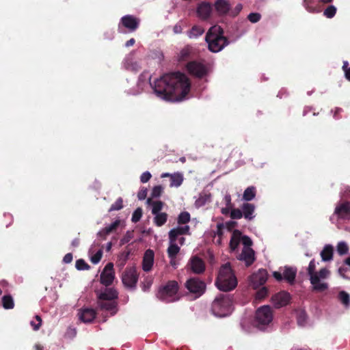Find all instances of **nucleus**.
<instances>
[{"label":"nucleus","mask_w":350,"mask_h":350,"mask_svg":"<svg viewBox=\"0 0 350 350\" xmlns=\"http://www.w3.org/2000/svg\"><path fill=\"white\" fill-rule=\"evenodd\" d=\"M139 80L142 82L148 81L158 97L169 102L175 101V72L164 74L152 84L150 73L144 71L139 75Z\"/></svg>","instance_id":"f257e3e1"},{"label":"nucleus","mask_w":350,"mask_h":350,"mask_svg":"<svg viewBox=\"0 0 350 350\" xmlns=\"http://www.w3.org/2000/svg\"><path fill=\"white\" fill-rule=\"evenodd\" d=\"M215 285L221 291L228 292L237 286V280L229 263L222 265L219 271Z\"/></svg>","instance_id":"f03ea898"},{"label":"nucleus","mask_w":350,"mask_h":350,"mask_svg":"<svg viewBox=\"0 0 350 350\" xmlns=\"http://www.w3.org/2000/svg\"><path fill=\"white\" fill-rule=\"evenodd\" d=\"M233 310V296L229 294L220 293L211 304L213 314L219 317H226Z\"/></svg>","instance_id":"7ed1b4c3"},{"label":"nucleus","mask_w":350,"mask_h":350,"mask_svg":"<svg viewBox=\"0 0 350 350\" xmlns=\"http://www.w3.org/2000/svg\"><path fill=\"white\" fill-rule=\"evenodd\" d=\"M273 321V311L269 306L258 308L252 321L253 325L260 330H265Z\"/></svg>","instance_id":"20e7f679"},{"label":"nucleus","mask_w":350,"mask_h":350,"mask_svg":"<svg viewBox=\"0 0 350 350\" xmlns=\"http://www.w3.org/2000/svg\"><path fill=\"white\" fill-rule=\"evenodd\" d=\"M191 83L184 73L176 71V102L184 100L191 90Z\"/></svg>","instance_id":"39448f33"},{"label":"nucleus","mask_w":350,"mask_h":350,"mask_svg":"<svg viewBox=\"0 0 350 350\" xmlns=\"http://www.w3.org/2000/svg\"><path fill=\"white\" fill-rule=\"evenodd\" d=\"M206 41L211 51L216 53L220 51L228 44V40L221 35H217L208 31L206 35Z\"/></svg>","instance_id":"423d86ee"},{"label":"nucleus","mask_w":350,"mask_h":350,"mask_svg":"<svg viewBox=\"0 0 350 350\" xmlns=\"http://www.w3.org/2000/svg\"><path fill=\"white\" fill-rule=\"evenodd\" d=\"M185 286L189 293L193 295L195 299L202 295L206 287L205 282L196 277L189 279Z\"/></svg>","instance_id":"0eeeda50"},{"label":"nucleus","mask_w":350,"mask_h":350,"mask_svg":"<svg viewBox=\"0 0 350 350\" xmlns=\"http://www.w3.org/2000/svg\"><path fill=\"white\" fill-rule=\"evenodd\" d=\"M329 271L327 268H322L317 272L316 275L319 282L316 284H311V290L314 293H323L329 288L327 282L323 281L327 278L329 275Z\"/></svg>","instance_id":"6e6552de"},{"label":"nucleus","mask_w":350,"mask_h":350,"mask_svg":"<svg viewBox=\"0 0 350 350\" xmlns=\"http://www.w3.org/2000/svg\"><path fill=\"white\" fill-rule=\"evenodd\" d=\"M157 296L165 302H173L175 300V280L169 281L165 285L161 286Z\"/></svg>","instance_id":"1a4fd4ad"},{"label":"nucleus","mask_w":350,"mask_h":350,"mask_svg":"<svg viewBox=\"0 0 350 350\" xmlns=\"http://www.w3.org/2000/svg\"><path fill=\"white\" fill-rule=\"evenodd\" d=\"M139 18L133 15L127 14L120 18L118 24V31L119 32H122L121 28L124 27L129 32H134L139 28Z\"/></svg>","instance_id":"9d476101"},{"label":"nucleus","mask_w":350,"mask_h":350,"mask_svg":"<svg viewBox=\"0 0 350 350\" xmlns=\"http://www.w3.org/2000/svg\"><path fill=\"white\" fill-rule=\"evenodd\" d=\"M139 275L134 267H126L122 275V281L126 287L135 288L138 281Z\"/></svg>","instance_id":"9b49d317"},{"label":"nucleus","mask_w":350,"mask_h":350,"mask_svg":"<svg viewBox=\"0 0 350 350\" xmlns=\"http://www.w3.org/2000/svg\"><path fill=\"white\" fill-rule=\"evenodd\" d=\"M185 68L189 74L199 79L204 77L207 73L205 65L196 60L188 62Z\"/></svg>","instance_id":"f8f14e48"},{"label":"nucleus","mask_w":350,"mask_h":350,"mask_svg":"<svg viewBox=\"0 0 350 350\" xmlns=\"http://www.w3.org/2000/svg\"><path fill=\"white\" fill-rule=\"evenodd\" d=\"M115 278V272L113 270V264L112 262L107 263L100 273V283L105 286L112 284Z\"/></svg>","instance_id":"ddd939ff"},{"label":"nucleus","mask_w":350,"mask_h":350,"mask_svg":"<svg viewBox=\"0 0 350 350\" xmlns=\"http://www.w3.org/2000/svg\"><path fill=\"white\" fill-rule=\"evenodd\" d=\"M267 271L264 269H260L256 273H253L250 277L252 287L257 288L263 285L267 282Z\"/></svg>","instance_id":"4468645a"},{"label":"nucleus","mask_w":350,"mask_h":350,"mask_svg":"<svg viewBox=\"0 0 350 350\" xmlns=\"http://www.w3.org/2000/svg\"><path fill=\"white\" fill-rule=\"evenodd\" d=\"M291 295L286 291H280L271 297V301L276 308L285 306L290 302Z\"/></svg>","instance_id":"2eb2a0df"},{"label":"nucleus","mask_w":350,"mask_h":350,"mask_svg":"<svg viewBox=\"0 0 350 350\" xmlns=\"http://www.w3.org/2000/svg\"><path fill=\"white\" fill-rule=\"evenodd\" d=\"M334 214H336L340 219L349 220L350 202L345 201L339 203L335 208Z\"/></svg>","instance_id":"dca6fc26"},{"label":"nucleus","mask_w":350,"mask_h":350,"mask_svg":"<svg viewBox=\"0 0 350 350\" xmlns=\"http://www.w3.org/2000/svg\"><path fill=\"white\" fill-rule=\"evenodd\" d=\"M154 259V251L151 249L146 250L142 259V269L144 271L148 272L152 269Z\"/></svg>","instance_id":"f3484780"},{"label":"nucleus","mask_w":350,"mask_h":350,"mask_svg":"<svg viewBox=\"0 0 350 350\" xmlns=\"http://www.w3.org/2000/svg\"><path fill=\"white\" fill-rule=\"evenodd\" d=\"M214 8L217 14L220 16L229 14L231 8V4L228 0H216L214 3Z\"/></svg>","instance_id":"a211bd4d"},{"label":"nucleus","mask_w":350,"mask_h":350,"mask_svg":"<svg viewBox=\"0 0 350 350\" xmlns=\"http://www.w3.org/2000/svg\"><path fill=\"white\" fill-rule=\"evenodd\" d=\"M170 245L167 249L168 256L170 258V264L175 265V228L170 230L169 232Z\"/></svg>","instance_id":"6ab92c4d"},{"label":"nucleus","mask_w":350,"mask_h":350,"mask_svg":"<svg viewBox=\"0 0 350 350\" xmlns=\"http://www.w3.org/2000/svg\"><path fill=\"white\" fill-rule=\"evenodd\" d=\"M255 209L254 204L248 202L243 203L241 206L243 217L247 221H252L255 217Z\"/></svg>","instance_id":"aec40b11"},{"label":"nucleus","mask_w":350,"mask_h":350,"mask_svg":"<svg viewBox=\"0 0 350 350\" xmlns=\"http://www.w3.org/2000/svg\"><path fill=\"white\" fill-rule=\"evenodd\" d=\"M98 306L101 310H105L111 312V315H114L117 312V302L115 300H99Z\"/></svg>","instance_id":"412c9836"},{"label":"nucleus","mask_w":350,"mask_h":350,"mask_svg":"<svg viewBox=\"0 0 350 350\" xmlns=\"http://www.w3.org/2000/svg\"><path fill=\"white\" fill-rule=\"evenodd\" d=\"M211 11V4L206 2L201 3L197 8V14L202 19H207L210 16Z\"/></svg>","instance_id":"4be33fe9"},{"label":"nucleus","mask_w":350,"mask_h":350,"mask_svg":"<svg viewBox=\"0 0 350 350\" xmlns=\"http://www.w3.org/2000/svg\"><path fill=\"white\" fill-rule=\"evenodd\" d=\"M240 256V259L245 261L247 266L251 265L255 260L254 251L250 247H244Z\"/></svg>","instance_id":"5701e85b"},{"label":"nucleus","mask_w":350,"mask_h":350,"mask_svg":"<svg viewBox=\"0 0 350 350\" xmlns=\"http://www.w3.org/2000/svg\"><path fill=\"white\" fill-rule=\"evenodd\" d=\"M96 312L92 308H84L80 312V319L84 323H91L96 318Z\"/></svg>","instance_id":"b1692460"},{"label":"nucleus","mask_w":350,"mask_h":350,"mask_svg":"<svg viewBox=\"0 0 350 350\" xmlns=\"http://www.w3.org/2000/svg\"><path fill=\"white\" fill-rule=\"evenodd\" d=\"M193 57V48L189 45L185 46L179 53L178 60L186 62Z\"/></svg>","instance_id":"393cba45"},{"label":"nucleus","mask_w":350,"mask_h":350,"mask_svg":"<svg viewBox=\"0 0 350 350\" xmlns=\"http://www.w3.org/2000/svg\"><path fill=\"white\" fill-rule=\"evenodd\" d=\"M191 268L194 273H201L205 269V265L200 258L195 256L191 260Z\"/></svg>","instance_id":"a878e982"},{"label":"nucleus","mask_w":350,"mask_h":350,"mask_svg":"<svg viewBox=\"0 0 350 350\" xmlns=\"http://www.w3.org/2000/svg\"><path fill=\"white\" fill-rule=\"evenodd\" d=\"M316 262L314 259L310 260L309 265L307 269L308 274L310 277L309 280L311 284H316L319 280L316 275L317 271H316Z\"/></svg>","instance_id":"bb28decb"},{"label":"nucleus","mask_w":350,"mask_h":350,"mask_svg":"<svg viewBox=\"0 0 350 350\" xmlns=\"http://www.w3.org/2000/svg\"><path fill=\"white\" fill-rule=\"evenodd\" d=\"M118 292L112 288H107L98 295L99 300H115L118 298Z\"/></svg>","instance_id":"cd10ccee"},{"label":"nucleus","mask_w":350,"mask_h":350,"mask_svg":"<svg viewBox=\"0 0 350 350\" xmlns=\"http://www.w3.org/2000/svg\"><path fill=\"white\" fill-rule=\"evenodd\" d=\"M190 228L189 226H176V241L180 245H183L185 242L184 237H178L179 235L189 234Z\"/></svg>","instance_id":"c85d7f7f"},{"label":"nucleus","mask_w":350,"mask_h":350,"mask_svg":"<svg viewBox=\"0 0 350 350\" xmlns=\"http://www.w3.org/2000/svg\"><path fill=\"white\" fill-rule=\"evenodd\" d=\"M334 248L331 245H326L321 252V257L323 261H330L333 258Z\"/></svg>","instance_id":"c756f323"},{"label":"nucleus","mask_w":350,"mask_h":350,"mask_svg":"<svg viewBox=\"0 0 350 350\" xmlns=\"http://www.w3.org/2000/svg\"><path fill=\"white\" fill-rule=\"evenodd\" d=\"M297 270L293 267H285L283 272V278L288 283L293 284L295 281Z\"/></svg>","instance_id":"7c9ffc66"},{"label":"nucleus","mask_w":350,"mask_h":350,"mask_svg":"<svg viewBox=\"0 0 350 350\" xmlns=\"http://www.w3.org/2000/svg\"><path fill=\"white\" fill-rule=\"evenodd\" d=\"M241 237V232L239 230L233 231L230 241V247L232 251L235 250L239 245Z\"/></svg>","instance_id":"2f4dec72"},{"label":"nucleus","mask_w":350,"mask_h":350,"mask_svg":"<svg viewBox=\"0 0 350 350\" xmlns=\"http://www.w3.org/2000/svg\"><path fill=\"white\" fill-rule=\"evenodd\" d=\"M191 215L189 212H181L177 218L178 226H188L187 224L190 221Z\"/></svg>","instance_id":"473e14b6"},{"label":"nucleus","mask_w":350,"mask_h":350,"mask_svg":"<svg viewBox=\"0 0 350 350\" xmlns=\"http://www.w3.org/2000/svg\"><path fill=\"white\" fill-rule=\"evenodd\" d=\"M256 188L254 186L248 187L243 192V200L247 202L251 201L256 197Z\"/></svg>","instance_id":"72a5a7b5"},{"label":"nucleus","mask_w":350,"mask_h":350,"mask_svg":"<svg viewBox=\"0 0 350 350\" xmlns=\"http://www.w3.org/2000/svg\"><path fill=\"white\" fill-rule=\"evenodd\" d=\"M204 32V29L199 26L194 25L189 31H187V35L190 38H196L202 35Z\"/></svg>","instance_id":"f704fd0d"},{"label":"nucleus","mask_w":350,"mask_h":350,"mask_svg":"<svg viewBox=\"0 0 350 350\" xmlns=\"http://www.w3.org/2000/svg\"><path fill=\"white\" fill-rule=\"evenodd\" d=\"M2 306L5 309H12L14 307V302L10 295H4L2 297Z\"/></svg>","instance_id":"c9c22d12"},{"label":"nucleus","mask_w":350,"mask_h":350,"mask_svg":"<svg viewBox=\"0 0 350 350\" xmlns=\"http://www.w3.org/2000/svg\"><path fill=\"white\" fill-rule=\"evenodd\" d=\"M338 299L345 306V308H349L350 306V295L345 291H340L338 293Z\"/></svg>","instance_id":"e433bc0d"},{"label":"nucleus","mask_w":350,"mask_h":350,"mask_svg":"<svg viewBox=\"0 0 350 350\" xmlns=\"http://www.w3.org/2000/svg\"><path fill=\"white\" fill-rule=\"evenodd\" d=\"M124 67L126 70L133 72H137L140 68V66L137 62H133L129 59L125 61Z\"/></svg>","instance_id":"4c0bfd02"},{"label":"nucleus","mask_w":350,"mask_h":350,"mask_svg":"<svg viewBox=\"0 0 350 350\" xmlns=\"http://www.w3.org/2000/svg\"><path fill=\"white\" fill-rule=\"evenodd\" d=\"M147 202L149 204H152V213L153 215L159 213V211H161L163 208V203L161 201L152 202L150 198H148L147 200Z\"/></svg>","instance_id":"58836bf2"},{"label":"nucleus","mask_w":350,"mask_h":350,"mask_svg":"<svg viewBox=\"0 0 350 350\" xmlns=\"http://www.w3.org/2000/svg\"><path fill=\"white\" fill-rule=\"evenodd\" d=\"M211 200V194L202 193L200 197L196 200V204L198 206H204L207 202Z\"/></svg>","instance_id":"ea45409f"},{"label":"nucleus","mask_w":350,"mask_h":350,"mask_svg":"<svg viewBox=\"0 0 350 350\" xmlns=\"http://www.w3.org/2000/svg\"><path fill=\"white\" fill-rule=\"evenodd\" d=\"M167 221V214L162 213L156 214L154 217V223L158 226H163Z\"/></svg>","instance_id":"a19ab883"},{"label":"nucleus","mask_w":350,"mask_h":350,"mask_svg":"<svg viewBox=\"0 0 350 350\" xmlns=\"http://www.w3.org/2000/svg\"><path fill=\"white\" fill-rule=\"evenodd\" d=\"M131 254V250L129 248V246H126L125 250L121 253L120 256V260H122L121 265L124 266L129 259L130 255Z\"/></svg>","instance_id":"79ce46f5"},{"label":"nucleus","mask_w":350,"mask_h":350,"mask_svg":"<svg viewBox=\"0 0 350 350\" xmlns=\"http://www.w3.org/2000/svg\"><path fill=\"white\" fill-rule=\"evenodd\" d=\"M133 237H134V231L133 230H128L126 232V234L123 236V237L120 239V245H123L128 243Z\"/></svg>","instance_id":"37998d69"},{"label":"nucleus","mask_w":350,"mask_h":350,"mask_svg":"<svg viewBox=\"0 0 350 350\" xmlns=\"http://www.w3.org/2000/svg\"><path fill=\"white\" fill-rule=\"evenodd\" d=\"M123 200L122 198H118L116 202L111 204V207L109 209V212L114 211H119L123 208Z\"/></svg>","instance_id":"c03bdc74"},{"label":"nucleus","mask_w":350,"mask_h":350,"mask_svg":"<svg viewBox=\"0 0 350 350\" xmlns=\"http://www.w3.org/2000/svg\"><path fill=\"white\" fill-rule=\"evenodd\" d=\"M230 217L232 219H240L243 217L241 208H233L230 211Z\"/></svg>","instance_id":"a18cd8bd"},{"label":"nucleus","mask_w":350,"mask_h":350,"mask_svg":"<svg viewBox=\"0 0 350 350\" xmlns=\"http://www.w3.org/2000/svg\"><path fill=\"white\" fill-rule=\"evenodd\" d=\"M269 291L267 287H262L256 293V299L260 301L268 295Z\"/></svg>","instance_id":"49530a36"},{"label":"nucleus","mask_w":350,"mask_h":350,"mask_svg":"<svg viewBox=\"0 0 350 350\" xmlns=\"http://www.w3.org/2000/svg\"><path fill=\"white\" fill-rule=\"evenodd\" d=\"M142 213H143V211H142V208L139 207V208H136L132 215L131 221L133 223L138 222L142 217Z\"/></svg>","instance_id":"de8ad7c7"},{"label":"nucleus","mask_w":350,"mask_h":350,"mask_svg":"<svg viewBox=\"0 0 350 350\" xmlns=\"http://www.w3.org/2000/svg\"><path fill=\"white\" fill-rule=\"evenodd\" d=\"M349 247L345 242H340L337 245V252L340 255H345L347 254Z\"/></svg>","instance_id":"09e8293b"},{"label":"nucleus","mask_w":350,"mask_h":350,"mask_svg":"<svg viewBox=\"0 0 350 350\" xmlns=\"http://www.w3.org/2000/svg\"><path fill=\"white\" fill-rule=\"evenodd\" d=\"M120 221L117 219L113 223H111L110 225L105 227V233H111L112 232L115 231L118 227L120 226Z\"/></svg>","instance_id":"8fccbe9b"},{"label":"nucleus","mask_w":350,"mask_h":350,"mask_svg":"<svg viewBox=\"0 0 350 350\" xmlns=\"http://www.w3.org/2000/svg\"><path fill=\"white\" fill-rule=\"evenodd\" d=\"M336 13V8L334 5H329L325 10H324V15L328 18H333Z\"/></svg>","instance_id":"3c124183"},{"label":"nucleus","mask_w":350,"mask_h":350,"mask_svg":"<svg viewBox=\"0 0 350 350\" xmlns=\"http://www.w3.org/2000/svg\"><path fill=\"white\" fill-rule=\"evenodd\" d=\"M75 267L78 270H88L90 266L83 259H79L76 261Z\"/></svg>","instance_id":"603ef678"},{"label":"nucleus","mask_w":350,"mask_h":350,"mask_svg":"<svg viewBox=\"0 0 350 350\" xmlns=\"http://www.w3.org/2000/svg\"><path fill=\"white\" fill-rule=\"evenodd\" d=\"M35 320H36V321H31L30 324H31V327H33V329L35 331H37L40 328V327L42 325L41 317L39 315H36Z\"/></svg>","instance_id":"864d4df0"},{"label":"nucleus","mask_w":350,"mask_h":350,"mask_svg":"<svg viewBox=\"0 0 350 350\" xmlns=\"http://www.w3.org/2000/svg\"><path fill=\"white\" fill-rule=\"evenodd\" d=\"M102 256H103V251H102V250H99L98 251H97V252L95 254H94L91 257L90 260L93 264H95V265L98 264L100 261Z\"/></svg>","instance_id":"5fc2aeb1"},{"label":"nucleus","mask_w":350,"mask_h":350,"mask_svg":"<svg viewBox=\"0 0 350 350\" xmlns=\"http://www.w3.org/2000/svg\"><path fill=\"white\" fill-rule=\"evenodd\" d=\"M243 9L241 3H238L233 9L230 8L229 15L232 17L237 16Z\"/></svg>","instance_id":"6e6d98bb"},{"label":"nucleus","mask_w":350,"mask_h":350,"mask_svg":"<svg viewBox=\"0 0 350 350\" xmlns=\"http://www.w3.org/2000/svg\"><path fill=\"white\" fill-rule=\"evenodd\" d=\"M261 18V15L259 14V13H257V12H252V13H250L248 16H247V19L252 23H256L257 22H258Z\"/></svg>","instance_id":"4d7b16f0"},{"label":"nucleus","mask_w":350,"mask_h":350,"mask_svg":"<svg viewBox=\"0 0 350 350\" xmlns=\"http://www.w3.org/2000/svg\"><path fill=\"white\" fill-rule=\"evenodd\" d=\"M163 188L161 185H157L153 187L151 193L152 198H158L161 196Z\"/></svg>","instance_id":"13d9d810"},{"label":"nucleus","mask_w":350,"mask_h":350,"mask_svg":"<svg viewBox=\"0 0 350 350\" xmlns=\"http://www.w3.org/2000/svg\"><path fill=\"white\" fill-rule=\"evenodd\" d=\"M241 239L245 247H250L252 245V241L248 236L244 235Z\"/></svg>","instance_id":"bf43d9fd"},{"label":"nucleus","mask_w":350,"mask_h":350,"mask_svg":"<svg viewBox=\"0 0 350 350\" xmlns=\"http://www.w3.org/2000/svg\"><path fill=\"white\" fill-rule=\"evenodd\" d=\"M147 193H148V190L146 188H144V187L142 188L137 193L138 199L140 200H144L147 196Z\"/></svg>","instance_id":"052dcab7"},{"label":"nucleus","mask_w":350,"mask_h":350,"mask_svg":"<svg viewBox=\"0 0 350 350\" xmlns=\"http://www.w3.org/2000/svg\"><path fill=\"white\" fill-rule=\"evenodd\" d=\"M152 177L151 174L149 172H144L140 176V180L142 183H147Z\"/></svg>","instance_id":"680f3d73"},{"label":"nucleus","mask_w":350,"mask_h":350,"mask_svg":"<svg viewBox=\"0 0 350 350\" xmlns=\"http://www.w3.org/2000/svg\"><path fill=\"white\" fill-rule=\"evenodd\" d=\"M237 226V222L234 221H229L226 222V228L230 231Z\"/></svg>","instance_id":"e2e57ef3"},{"label":"nucleus","mask_w":350,"mask_h":350,"mask_svg":"<svg viewBox=\"0 0 350 350\" xmlns=\"http://www.w3.org/2000/svg\"><path fill=\"white\" fill-rule=\"evenodd\" d=\"M305 321H306V314H305V313L302 312V313L299 314V315L297 318V323L300 325H304Z\"/></svg>","instance_id":"0e129e2a"},{"label":"nucleus","mask_w":350,"mask_h":350,"mask_svg":"<svg viewBox=\"0 0 350 350\" xmlns=\"http://www.w3.org/2000/svg\"><path fill=\"white\" fill-rule=\"evenodd\" d=\"M152 283V280L151 279H147L146 282L143 284V291H148L150 287L151 286Z\"/></svg>","instance_id":"69168bd1"},{"label":"nucleus","mask_w":350,"mask_h":350,"mask_svg":"<svg viewBox=\"0 0 350 350\" xmlns=\"http://www.w3.org/2000/svg\"><path fill=\"white\" fill-rule=\"evenodd\" d=\"M225 202H226V206L233 208L234 204L231 202V197L230 196L228 195L225 196Z\"/></svg>","instance_id":"338daca9"},{"label":"nucleus","mask_w":350,"mask_h":350,"mask_svg":"<svg viewBox=\"0 0 350 350\" xmlns=\"http://www.w3.org/2000/svg\"><path fill=\"white\" fill-rule=\"evenodd\" d=\"M273 276L274 277V278L277 280V281H282L284 278H283V273H281L280 272H278V271H274L273 273Z\"/></svg>","instance_id":"774afa93"}]
</instances>
